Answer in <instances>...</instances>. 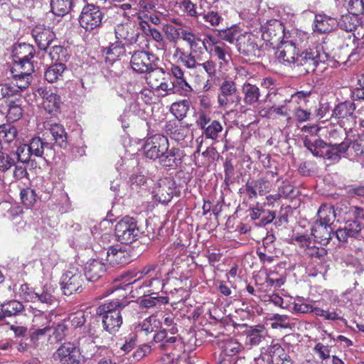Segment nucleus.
<instances>
[{"mask_svg":"<svg viewBox=\"0 0 364 364\" xmlns=\"http://www.w3.org/2000/svg\"><path fill=\"white\" fill-rule=\"evenodd\" d=\"M96 340L90 338L89 337L81 336L78 338L76 343L80 348V355L82 354L84 357L92 356L96 352Z\"/></svg>","mask_w":364,"mask_h":364,"instance_id":"c9c22d12","label":"nucleus"},{"mask_svg":"<svg viewBox=\"0 0 364 364\" xmlns=\"http://www.w3.org/2000/svg\"><path fill=\"white\" fill-rule=\"evenodd\" d=\"M134 255L126 246H111L107 252V260L112 266H124L129 264Z\"/></svg>","mask_w":364,"mask_h":364,"instance_id":"ddd939ff","label":"nucleus"},{"mask_svg":"<svg viewBox=\"0 0 364 364\" xmlns=\"http://www.w3.org/2000/svg\"><path fill=\"white\" fill-rule=\"evenodd\" d=\"M84 282V276L81 270L75 267H71L63 275L61 279V289L64 294L71 295L81 289Z\"/></svg>","mask_w":364,"mask_h":364,"instance_id":"1a4fd4ad","label":"nucleus"},{"mask_svg":"<svg viewBox=\"0 0 364 364\" xmlns=\"http://www.w3.org/2000/svg\"><path fill=\"white\" fill-rule=\"evenodd\" d=\"M55 289L51 284H46L41 289L36 291V299L41 303L46 304H53L56 299L54 296Z\"/></svg>","mask_w":364,"mask_h":364,"instance_id":"f704fd0d","label":"nucleus"},{"mask_svg":"<svg viewBox=\"0 0 364 364\" xmlns=\"http://www.w3.org/2000/svg\"><path fill=\"white\" fill-rule=\"evenodd\" d=\"M114 34L117 41H121L127 46H131L138 41L139 32L131 23H117L114 27Z\"/></svg>","mask_w":364,"mask_h":364,"instance_id":"a211bd4d","label":"nucleus"},{"mask_svg":"<svg viewBox=\"0 0 364 364\" xmlns=\"http://www.w3.org/2000/svg\"><path fill=\"white\" fill-rule=\"evenodd\" d=\"M330 59V55L326 53L320 45L305 48L300 50L297 56L296 68L301 73H310L314 72L321 63H325Z\"/></svg>","mask_w":364,"mask_h":364,"instance_id":"f03ea898","label":"nucleus"},{"mask_svg":"<svg viewBox=\"0 0 364 364\" xmlns=\"http://www.w3.org/2000/svg\"><path fill=\"white\" fill-rule=\"evenodd\" d=\"M208 53L211 57H215L218 60L220 68L228 65L231 60V49L224 42L215 48H213Z\"/></svg>","mask_w":364,"mask_h":364,"instance_id":"a878e982","label":"nucleus"},{"mask_svg":"<svg viewBox=\"0 0 364 364\" xmlns=\"http://www.w3.org/2000/svg\"><path fill=\"white\" fill-rule=\"evenodd\" d=\"M332 228L321 223H316L311 228V235L320 243H327L332 237Z\"/></svg>","mask_w":364,"mask_h":364,"instance_id":"c756f323","label":"nucleus"},{"mask_svg":"<svg viewBox=\"0 0 364 364\" xmlns=\"http://www.w3.org/2000/svg\"><path fill=\"white\" fill-rule=\"evenodd\" d=\"M242 346L237 341L230 339L225 341L222 346V350L225 355L233 356L240 352Z\"/></svg>","mask_w":364,"mask_h":364,"instance_id":"09e8293b","label":"nucleus"},{"mask_svg":"<svg viewBox=\"0 0 364 364\" xmlns=\"http://www.w3.org/2000/svg\"><path fill=\"white\" fill-rule=\"evenodd\" d=\"M168 146L166 136L155 134L146 139L142 149L146 158L156 160L167 151Z\"/></svg>","mask_w":364,"mask_h":364,"instance_id":"6e6552de","label":"nucleus"},{"mask_svg":"<svg viewBox=\"0 0 364 364\" xmlns=\"http://www.w3.org/2000/svg\"><path fill=\"white\" fill-rule=\"evenodd\" d=\"M160 324V321L156 316H151L139 323L136 328L138 332L144 333L147 336L151 333L155 332Z\"/></svg>","mask_w":364,"mask_h":364,"instance_id":"4c0bfd02","label":"nucleus"},{"mask_svg":"<svg viewBox=\"0 0 364 364\" xmlns=\"http://www.w3.org/2000/svg\"><path fill=\"white\" fill-rule=\"evenodd\" d=\"M30 150L33 156L40 157L48 161L55 156L53 144L41 137H33L29 142Z\"/></svg>","mask_w":364,"mask_h":364,"instance_id":"4468645a","label":"nucleus"},{"mask_svg":"<svg viewBox=\"0 0 364 364\" xmlns=\"http://www.w3.org/2000/svg\"><path fill=\"white\" fill-rule=\"evenodd\" d=\"M200 15L204 21L208 23L212 26H217L223 21L221 14L213 10L203 12Z\"/></svg>","mask_w":364,"mask_h":364,"instance_id":"6e6d98bb","label":"nucleus"},{"mask_svg":"<svg viewBox=\"0 0 364 364\" xmlns=\"http://www.w3.org/2000/svg\"><path fill=\"white\" fill-rule=\"evenodd\" d=\"M243 101L247 105H255L261 97L259 88L250 82H245L242 87Z\"/></svg>","mask_w":364,"mask_h":364,"instance_id":"bb28decb","label":"nucleus"},{"mask_svg":"<svg viewBox=\"0 0 364 364\" xmlns=\"http://www.w3.org/2000/svg\"><path fill=\"white\" fill-rule=\"evenodd\" d=\"M104 14L99 6L87 4L82 9L78 21L86 31H91L101 26Z\"/></svg>","mask_w":364,"mask_h":364,"instance_id":"423d86ee","label":"nucleus"},{"mask_svg":"<svg viewBox=\"0 0 364 364\" xmlns=\"http://www.w3.org/2000/svg\"><path fill=\"white\" fill-rule=\"evenodd\" d=\"M22 203L27 208L31 207L36 202V194L35 191L31 188H23L20 193Z\"/></svg>","mask_w":364,"mask_h":364,"instance_id":"4d7b16f0","label":"nucleus"},{"mask_svg":"<svg viewBox=\"0 0 364 364\" xmlns=\"http://www.w3.org/2000/svg\"><path fill=\"white\" fill-rule=\"evenodd\" d=\"M65 69V63H54L45 71L44 77L46 80L51 83L61 80Z\"/></svg>","mask_w":364,"mask_h":364,"instance_id":"72a5a7b5","label":"nucleus"},{"mask_svg":"<svg viewBox=\"0 0 364 364\" xmlns=\"http://www.w3.org/2000/svg\"><path fill=\"white\" fill-rule=\"evenodd\" d=\"M261 332L257 329H252L247 331L245 338V345L247 346H257L259 344L262 340Z\"/></svg>","mask_w":364,"mask_h":364,"instance_id":"052dcab7","label":"nucleus"},{"mask_svg":"<svg viewBox=\"0 0 364 364\" xmlns=\"http://www.w3.org/2000/svg\"><path fill=\"white\" fill-rule=\"evenodd\" d=\"M164 75L165 70L164 68L159 67V64H156L155 67H153L146 73L145 80L146 83L151 88H154L155 86H157L161 80H165Z\"/></svg>","mask_w":364,"mask_h":364,"instance_id":"e433bc0d","label":"nucleus"},{"mask_svg":"<svg viewBox=\"0 0 364 364\" xmlns=\"http://www.w3.org/2000/svg\"><path fill=\"white\" fill-rule=\"evenodd\" d=\"M264 353L268 364H284L289 358L287 353L279 343L269 346Z\"/></svg>","mask_w":364,"mask_h":364,"instance_id":"393cba45","label":"nucleus"},{"mask_svg":"<svg viewBox=\"0 0 364 364\" xmlns=\"http://www.w3.org/2000/svg\"><path fill=\"white\" fill-rule=\"evenodd\" d=\"M159 63V58L155 54L145 50L134 51L130 58L132 69L139 74H146Z\"/></svg>","mask_w":364,"mask_h":364,"instance_id":"0eeeda50","label":"nucleus"},{"mask_svg":"<svg viewBox=\"0 0 364 364\" xmlns=\"http://www.w3.org/2000/svg\"><path fill=\"white\" fill-rule=\"evenodd\" d=\"M350 144L351 142L346 139L341 142L331 141L327 143L328 147L322 158H326L332 163H338L342 156L347 152Z\"/></svg>","mask_w":364,"mask_h":364,"instance_id":"f3484780","label":"nucleus"},{"mask_svg":"<svg viewBox=\"0 0 364 364\" xmlns=\"http://www.w3.org/2000/svg\"><path fill=\"white\" fill-rule=\"evenodd\" d=\"M189 109L188 102L182 100L178 102H174L171 106V111L173 115L179 119H183Z\"/></svg>","mask_w":364,"mask_h":364,"instance_id":"de8ad7c7","label":"nucleus"},{"mask_svg":"<svg viewBox=\"0 0 364 364\" xmlns=\"http://www.w3.org/2000/svg\"><path fill=\"white\" fill-rule=\"evenodd\" d=\"M114 234L118 241L129 244L140 239L144 231L138 226L135 218L125 216L115 225Z\"/></svg>","mask_w":364,"mask_h":364,"instance_id":"7ed1b4c3","label":"nucleus"},{"mask_svg":"<svg viewBox=\"0 0 364 364\" xmlns=\"http://www.w3.org/2000/svg\"><path fill=\"white\" fill-rule=\"evenodd\" d=\"M337 21L326 14L315 16L314 31L319 33H328L333 29Z\"/></svg>","mask_w":364,"mask_h":364,"instance_id":"cd10ccee","label":"nucleus"},{"mask_svg":"<svg viewBox=\"0 0 364 364\" xmlns=\"http://www.w3.org/2000/svg\"><path fill=\"white\" fill-rule=\"evenodd\" d=\"M17 134L16 129L9 124L0 126V141L5 144L13 141Z\"/></svg>","mask_w":364,"mask_h":364,"instance_id":"49530a36","label":"nucleus"},{"mask_svg":"<svg viewBox=\"0 0 364 364\" xmlns=\"http://www.w3.org/2000/svg\"><path fill=\"white\" fill-rule=\"evenodd\" d=\"M32 36L41 50H46L55 38L54 32L50 28L38 26L32 31Z\"/></svg>","mask_w":364,"mask_h":364,"instance_id":"4be33fe9","label":"nucleus"},{"mask_svg":"<svg viewBox=\"0 0 364 364\" xmlns=\"http://www.w3.org/2000/svg\"><path fill=\"white\" fill-rule=\"evenodd\" d=\"M84 275L90 282H95L102 278L106 273V264L102 259L89 260L85 265Z\"/></svg>","mask_w":364,"mask_h":364,"instance_id":"412c9836","label":"nucleus"},{"mask_svg":"<svg viewBox=\"0 0 364 364\" xmlns=\"http://www.w3.org/2000/svg\"><path fill=\"white\" fill-rule=\"evenodd\" d=\"M355 106L353 102L349 101L341 102L333 109L331 119L336 121L346 130L347 127L355 120Z\"/></svg>","mask_w":364,"mask_h":364,"instance_id":"9d476101","label":"nucleus"},{"mask_svg":"<svg viewBox=\"0 0 364 364\" xmlns=\"http://www.w3.org/2000/svg\"><path fill=\"white\" fill-rule=\"evenodd\" d=\"M178 151V149H168L164 154L159 157V164L164 167L174 168L181 163L180 156L177 154Z\"/></svg>","mask_w":364,"mask_h":364,"instance_id":"473e14b6","label":"nucleus"},{"mask_svg":"<svg viewBox=\"0 0 364 364\" xmlns=\"http://www.w3.org/2000/svg\"><path fill=\"white\" fill-rule=\"evenodd\" d=\"M14 82L20 91L26 89L31 81V74L34 71V67L32 64L26 63L24 68L19 64H14L11 68Z\"/></svg>","mask_w":364,"mask_h":364,"instance_id":"f8f14e48","label":"nucleus"},{"mask_svg":"<svg viewBox=\"0 0 364 364\" xmlns=\"http://www.w3.org/2000/svg\"><path fill=\"white\" fill-rule=\"evenodd\" d=\"M24 309L23 305L17 300H11L1 304L0 321L5 317H11L20 314Z\"/></svg>","mask_w":364,"mask_h":364,"instance_id":"2f4dec72","label":"nucleus"},{"mask_svg":"<svg viewBox=\"0 0 364 364\" xmlns=\"http://www.w3.org/2000/svg\"><path fill=\"white\" fill-rule=\"evenodd\" d=\"M348 14L358 15L364 11L363 0H346Z\"/></svg>","mask_w":364,"mask_h":364,"instance_id":"e2e57ef3","label":"nucleus"},{"mask_svg":"<svg viewBox=\"0 0 364 364\" xmlns=\"http://www.w3.org/2000/svg\"><path fill=\"white\" fill-rule=\"evenodd\" d=\"M53 356L60 364H80V348L73 342H65L61 344Z\"/></svg>","mask_w":364,"mask_h":364,"instance_id":"9b49d317","label":"nucleus"},{"mask_svg":"<svg viewBox=\"0 0 364 364\" xmlns=\"http://www.w3.org/2000/svg\"><path fill=\"white\" fill-rule=\"evenodd\" d=\"M173 190L166 185L161 186L156 191L154 197L161 203H167L172 198Z\"/></svg>","mask_w":364,"mask_h":364,"instance_id":"864d4df0","label":"nucleus"},{"mask_svg":"<svg viewBox=\"0 0 364 364\" xmlns=\"http://www.w3.org/2000/svg\"><path fill=\"white\" fill-rule=\"evenodd\" d=\"M125 46H128L125 43L121 41H117L112 43L107 50V54L112 55L117 58H121L122 57L126 56V48Z\"/></svg>","mask_w":364,"mask_h":364,"instance_id":"8fccbe9b","label":"nucleus"},{"mask_svg":"<svg viewBox=\"0 0 364 364\" xmlns=\"http://www.w3.org/2000/svg\"><path fill=\"white\" fill-rule=\"evenodd\" d=\"M311 95L310 91H298L292 94L289 100L286 99L285 102H294L301 107L307 104Z\"/></svg>","mask_w":364,"mask_h":364,"instance_id":"603ef678","label":"nucleus"},{"mask_svg":"<svg viewBox=\"0 0 364 364\" xmlns=\"http://www.w3.org/2000/svg\"><path fill=\"white\" fill-rule=\"evenodd\" d=\"M130 301L127 299H116L100 305L97 314L101 317L103 329L110 334L117 333L123 321L122 311L129 306Z\"/></svg>","mask_w":364,"mask_h":364,"instance_id":"f257e3e1","label":"nucleus"},{"mask_svg":"<svg viewBox=\"0 0 364 364\" xmlns=\"http://www.w3.org/2000/svg\"><path fill=\"white\" fill-rule=\"evenodd\" d=\"M336 24H338L341 29L346 32H352L358 24V15L351 14L342 15Z\"/></svg>","mask_w":364,"mask_h":364,"instance_id":"a19ab883","label":"nucleus"},{"mask_svg":"<svg viewBox=\"0 0 364 364\" xmlns=\"http://www.w3.org/2000/svg\"><path fill=\"white\" fill-rule=\"evenodd\" d=\"M218 107L223 109H232L240 102L236 83L231 79H225L219 85L217 95Z\"/></svg>","mask_w":364,"mask_h":364,"instance_id":"39448f33","label":"nucleus"},{"mask_svg":"<svg viewBox=\"0 0 364 364\" xmlns=\"http://www.w3.org/2000/svg\"><path fill=\"white\" fill-rule=\"evenodd\" d=\"M35 49L33 46L28 43H19L16 45L13 50L14 64H19L24 68V65L32 64L31 58L34 57Z\"/></svg>","mask_w":364,"mask_h":364,"instance_id":"6ab92c4d","label":"nucleus"},{"mask_svg":"<svg viewBox=\"0 0 364 364\" xmlns=\"http://www.w3.org/2000/svg\"><path fill=\"white\" fill-rule=\"evenodd\" d=\"M344 228L350 236V237H356L361 231L360 223L358 220H348Z\"/></svg>","mask_w":364,"mask_h":364,"instance_id":"69168bd1","label":"nucleus"},{"mask_svg":"<svg viewBox=\"0 0 364 364\" xmlns=\"http://www.w3.org/2000/svg\"><path fill=\"white\" fill-rule=\"evenodd\" d=\"M73 0H55L52 1V8L58 12V15L68 14L73 6Z\"/></svg>","mask_w":364,"mask_h":364,"instance_id":"5fc2aeb1","label":"nucleus"},{"mask_svg":"<svg viewBox=\"0 0 364 364\" xmlns=\"http://www.w3.org/2000/svg\"><path fill=\"white\" fill-rule=\"evenodd\" d=\"M336 214L334 207L331 205L323 204L321 205L318 212V219L316 223H321L331 227L333 223Z\"/></svg>","mask_w":364,"mask_h":364,"instance_id":"c85d7f7f","label":"nucleus"},{"mask_svg":"<svg viewBox=\"0 0 364 364\" xmlns=\"http://www.w3.org/2000/svg\"><path fill=\"white\" fill-rule=\"evenodd\" d=\"M49 55L55 63H65L69 58L68 50L60 46H53L49 52Z\"/></svg>","mask_w":364,"mask_h":364,"instance_id":"79ce46f5","label":"nucleus"},{"mask_svg":"<svg viewBox=\"0 0 364 364\" xmlns=\"http://www.w3.org/2000/svg\"><path fill=\"white\" fill-rule=\"evenodd\" d=\"M32 322L33 325L29 336L31 341L36 344L40 339L46 336L51 328L46 315L43 313L35 315Z\"/></svg>","mask_w":364,"mask_h":364,"instance_id":"2eb2a0df","label":"nucleus"},{"mask_svg":"<svg viewBox=\"0 0 364 364\" xmlns=\"http://www.w3.org/2000/svg\"><path fill=\"white\" fill-rule=\"evenodd\" d=\"M168 331L166 328L164 342H162L161 344H158V346L156 347L161 352L172 350L174 348V344L177 341L176 336L173 335L168 336Z\"/></svg>","mask_w":364,"mask_h":364,"instance_id":"bf43d9fd","label":"nucleus"},{"mask_svg":"<svg viewBox=\"0 0 364 364\" xmlns=\"http://www.w3.org/2000/svg\"><path fill=\"white\" fill-rule=\"evenodd\" d=\"M15 161L17 160L22 163H27L29 161L31 157L33 156L30 150L29 144H20L15 152L12 151Z\"/></svg>","mask_w":364,"mask_h":364,"instance_id":"a18cd8bd","label":"nucleus"},{"mask_svg":"<svg viewBox=\"0 0 364 364\" xmlns=\"http://www.w3.org/2000/svg\"><path fill=\"white\" fill-rule=\"evenodd\" d=\"M15 159L12 151L9 153L4 151H0V171H6L15 164Z\"/></svg>","mask_w":364,"mask_h":364,"instance_id":"3c124183","label":"nucleus"},{"mask_svg":"<svg viewBox=\"0 0 364 364\" xmlns=\"http://www.w3.org/2000/svg\"><path fill=\"white\" fill-rule=\"evenodd\" d=\"M223 130V126L218 120H213L210 124L202 129V134L206 139L215 140L219 133Z\"/></svg>","mask_w":364,"mask_h":364,"instance_id":"c03bdc74","label":"nucleus"},{"mask_svg":"<svg viewBox=\"0 0 364 364\" xmlns=\"http://www.w3.org/2000/svg\"><path fill=\"white\" fill-rule=\"evenodd\" d=\"M20 296L25 300L34 301L36 299V293L28 284H21L18 290Z\"/></svg>","mask_w":364,"mask_h":364,"instance_id":"338daca9","label":"nucleus"},{"mask_svg":"<svg viewBox=\"0 0 364 364\" xmlns=\"http://www.w3.org/2000/svg\"><path fill=\"white\" fill-rule=\"evenodd\" d=\"M306 45V41L301 38L282 42L275 53L277 58L284 65L295 68L297 56Z\"/></svg>","mask_w":364,"mask_h":364,"instance_id":"20e7f679","label":"nucleus"},{"mask_svg":"<svg viewBox=\"0 0 364 364\" xmlns=\"http://www.w3.org/2000/svg\"><path fill=\"white\" fill-rule=\"evenodd\" d=\"M270 190V183L264 177L257 180L247 181L245 186V192L250 199L256 198L258 195L264 196Z\"/></svg>","mask_w":364,"mask_h":364,"instance_id":"aec40b11","label":"nucleus"},{"mask_svg":"<svg viewBox=\"0 0 364 364\" xmlns=\"http://www.w3.org/2000/svg\"><path fill=\"white\" fill-rule=\"evenodd\" d=\"M36 95H38L43 100V106L48 113H53L59 109L61 98L56 93L43 87H39L36 90Z\"/></svg>","mask_w":364,"mask_h":364,"instance_id":"5701e85b","label":"nucleus"},{"mask_svg":"<svg viewBox=\"0 0 364 364\" xmlns=\"http://www.w3.org/2000/svg\"><path fill=\"white\" fill-rule=\"evenodd\" d=\"M156 265L154 264H149L144 267L137 274H139V279L142 278L143 277L148 276L151 277V278L149 279V280H146L144 282L146 283V287H151L154 282L160 283V281L158 278H156V274L155 273Z\"/></svg>","mask_w":364,"mask_h":364,"instance_id":"37998d69","label":"nucleus"},{"mask_svg":"<svg viewBox=\"0 0 364 364\" xmlns=\"http://www.w3.org/2000/svg\"><path fill=\"white\" fill-rule=\"evenodd\" d=\"M352 149L356 156H364V134H360L352 143Z\"/></svg>","mask_w":364,"mask_h":364,"instance_id":"774afa93","label":"nucleus"},{"mask_svg":"<svg viewBox=\"0 0 364 364\" xmlns=\"http://www.w3.org/2000/svg\"><path fill=\"white\" fill-rule=\"evenodd\" d=\"M239 31L235 27H231L227 29L220 30L218 31L219 37L230 43H233L235 40L240 36Z\"/></svg>","mask_w":364,"mask_h":364,"instance_id":"13d9d810","label":"nucleus"},{"mask_svg":"<svg viewBox=\"0 0 364 364\" xmlns=\"http://www.w3.org/2000/svg\"><path fill=\"white\" fill-rule=\"evenodd\" d=\"M84 334L82 336L89 337L90 338L96 340L100 337L98 331V323L96 321L90 322L84 328Z\"/></svg>","mask_w":364,"mask_h":364,"instance_id":"0e129e2a","label":"nucleus"},{"mask_svg":"<svg viewBox=\"0 0 364 364\" xmlns=\"http://www.w3.org/2000/svg\"><path fill=\"white\" fill-rule=\"evenodd\" d=\"M237 48L238 52L248 58L259 55V48L256 38L252 34H241L237 38Z\"/></svg>","mask_w":364,"mask_h":364,"instance_id":"dca6fc26","label":"nucleus"},{"mask_svg":"<svg viewBox=\"0 0 364 364\" xmlns=\"http://www.w3.org/2000/svg\"><path fill=\"white\" fill-rule=\"evenodd\" d=\"M127 91L132 95H135L137 99L141 100L146 104L151 103L153 100V92L149 88H140V86L136 87L130 82L128 85Z\"/></svg>","mask_w":364,"mask_h":364,"instance_id":"ea45409f","label":"nucleus"},{"mask_svg":"<svg viewBox=\"0 0 364 364\" xmlns=\"http://www.w3.org/2000/svg\"><path fill=\"white\" fill-rule=\"evenodd\" d=\"M50 133L55 142L60 147L65 148L67 146V133L63 125L54 124L50 126Z\"/></svg>","mask_w":364,"mask_h":364,"instance_id":"58836bf2","label":"nucleus"},{"mask_svg":"<svg viewBox=\"0 0 364 364\" xmlns=\"http://www.w3.org/2000/svg\"><path fill=\"white\" fill-rule=\"evenodd\" d=\"M304 146L316 157L322 158L326 147L327 142L321 139H311L305 137L304 139Z\"/></svg>","mask_w":364,"mask_h":364,"instance_id":"7c9ffc66","label":"nucleus"},{"mask_svg":"<svg viewBox=\"0 0 364 364\" xmlns=\"http://www.w3.org/2000/svg\"><path fill=\"white\" fill-rule=\"evenodd\" d=\"M7 118L10 121H16L21 117L22 109L14 102H11L8 105Z\"/></svg>","mask_w":364,"mask_h":364,"instance_id":"680f3d73","label":"nucleus"},{"mask_svg":"<svg viewBox=\"0 0 364 364\" xmlns=\"http://www.w3.org/2000/svg\"><path fill=\"white\" fill-rule=\"evenodd\" d=\"M284 28L282 23L277 20L271 21L262 28V38L272 45L277 43L283 36Z\"/></svg>","mask_w":364,"mask_h":364,"instance_id":"b1692460","label":"nucleus"}]
</instances>
